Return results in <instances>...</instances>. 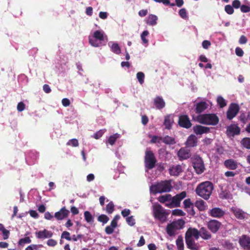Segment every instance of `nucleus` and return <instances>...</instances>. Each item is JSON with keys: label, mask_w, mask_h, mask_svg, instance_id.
Segmentation results:
<instances>
[{"label": "nucleus", "mask_w": 250, "mask_h": 250, "mask_svg": "<svg viewBox=\"0 0 250 250\" xmlns=\"http://www.w3.org/2000/svg\"><path fill=\"white\" fill-rule=\"evenodd\" d=\"M214 189L213 184L210 181H206L199 184L195 190L196 194L205 200H208Z\"/></svg>", "instance_id": "obj_1"}, {"label": "nucleus", "mask_w": 250, "mask_h": 250, "mask_svg": "<svg viewBox=\"0 0 250 250\" xmlns=\"http://www.w3.org/2000/svg\"><path fill=\"white\" fill-rule=\"evenodd\" d=\"M192 119L201 124L210 125H216L219 122L218 117L214 113L200 114L196 117L192 116Z\"/></svg>", "instance_id": "obj_2"}, {"label": "nucleus", "mask_w": 250, "mask_h": 250, "mask_svg": "<svg viewBox=\"0 0 250 250\" xmlns=\"http://www.w3.org/2000/svg\"><path fill=\"white\" fill-rule=\"evenodd\" d=\"M172 188L171 183L169 181H162L150 187V190L153 194L169 192Z\"/></svg>", "instance_id": "obj_3"}, {"label": "nucleus", "mask_w": 250, "mask_h": 250, "mask_svg": "<svg viewBox=\"0 0 250 250\" xmlns=\"http://www.w3.org/2000/svg\"><path fill=\"white\" fill-rule=\"evenodd\" d=\"M107 40V36L103 30H96L94 32L92 36H89V42L92 46L97 47L102 45V42Z\"/></svg>", "instance_id": "obj_4"}, {"label": "nucleus", "mask_w": 250, "mask_h": 250, "mask_svg": "<svg viewBox=\"0 0 250 250\" xmlns=\"http://www.w3.org/2000/svg\"><path fill=\"white\" fill-rule=\"evenodd\" d=\"M153 212L154 217L161 222L164 223L167 220L168 213L161 205L159 204L154 205L153 207Z\"/></svg>", "instance_id": "obj_5"}, {"label": "nucleus", "mask_w": 250, "mask_h": 250, "mask_svg": "<svg viewBox=\"0 0 250 250\" xmlns=\"http://www.w3.org/2000/svg\"><path fill=\"white\" fill-rule=\"evenodd\" d=\"M156 162L153 152L150 150L147 149L145 152L144 160L145 167L148 169H151L155 167Z\"/></svg>", "instance_id": "obj_6"}, {"label": "nucleus", "mask_w": 250, "mask_h": 250, "mask_svg": "<svg viewBox=\"0 0 250 250\" xmlns=\"http://www.w3.org/2000/svg\"><path fill=\"white\" fill-rule=\"evenodd\" d=\"M186 196L187 192L183 191L173 197H172L171 202L169 203H166L165 206L169 208L180 207L181 201L183 200Z\"/></svg>", "instance_id": "obj_7"}, {"label": "nucleus", "mask_w": 250, "mask_h": 250, "mask_svg": "<svg viewBox=\"0 0 250 250\" xmlns=\"http://www.w3.org/2000/svg\"><path fill=\"white\" fill-rule=\"evenodd\" d=\"M240 110L239 106L235 103L230 104L229 108L227 111V118L231 120L234 118L238 114Z\"/></svg>", "instance_id": "obj_8"}, {"label": "nucleus", "mask_w": 250, "mask_h": 250, "mask_svg": "<svg viewBox=\"0 0 250 250\" xmlns=\"http://www.w3.org/2000/svg\"><path fill=\"white\" fill-rule=\"evenodd\" d=\"M193 167L196 172L198 174L202 173L205 170V167L203 161L200 157L195 158L192 162Z\"/></svg>", "instance_id": "obj_9"}, {"label": "nucleus", "mask_w": 250, "mask_h": 250, "mask_svg": "<svg viewBox=\"0 0 250 250\" xmlns=\"http://www.w3.org/2000/svg\"><path fill=\"white\" fill-rule=\"evenodd\" d=\"M208 214L212 217L220 219L224 217L225 211L219 207H215L208 211Z\"/></svg>", "instance_id": "obj_10"}, {"label": "nucleus", "mask_w": 250, "mask_h": 250, "mask_svg": "<svg viewBox=\"0 0 250 250\" xmlns=\"http://www.w3.org/2000/svg\"><path fill=\"white\" fill-rule=\"evenodd\" d=\"M178 125L180 126L188 129L192 126L189 117L187 115H181L179 117Z\"/></svg>", "instance_id": "obj_11"}, {"label": "nucleus", "mask_w": 250, "mask_h": 250, "mask_svg": "<svg viewBox=\"0 0 250 250\" xmlns=\"http://www.w3.org/2000/svg\"><path fill=\"white\" fill-rule=\"evenodd\" d=\"M240 246L245 250H250V236L243 234L239 238Z\"/></svg>", "instance_id": "obj_12"}, {"label": "nucleus", "mask_w": 250, "mask_h": 250, "mask_svg": "<svg viewBox=\"0 0 250 250\" xmlns=\"http://www.w3.org/2000/svg\"><path fill=\"white\" fill-rule=\"evenodd\" d=\"M221 223L215 219L209 220L207 223L208 228L213 233H216L221 226Z\"/></svg>", "instance_id": "obj_13"}, {"label": "nucleus", "mask_w": 250, "mask_h": 250, "mask_svg": "<svg viewBox=\"0 0 250 250\" xmlns=\"http://www.w3.org/2000/svg\"><path fill=\"white\" fill-rule=\"evenodd\" d=\"M240 133V128L236 125L232 124L228 126L226 134L228 136H234L239 135Z\"/></svg>", "instance_id": "obj_14"}, {"label": "nucleus", "mask_w": 250, "mask_h": 250, "mask_svg": "<svg viewBox=\"0 0 250 250\" xmlns=\"http://www.w3.org/2000/svg\"><path fill=\"white\" fill-rule=\"evenodd\" d=\"M230 210L238 219L243 220L247 218V213L239 208L232 207Z\"/></svg>", "instance_id": "obj_15"}, {"label": "nucleus", "mask_w": 250, "mask_h": 250, "mask_svg": "<svg viewBox=\"0 0 250 250\" xmlns=\"http://www.w3.org/2000/svg\"><path fill=\"white\" fill-rule=\"evenodd\" d=\"M208 104L205 101L198 102L194 104V111L197 114H201L208 108Z\"/></svg>", "instance_id": "obj_16"}, {"label": "nucleus", "mask_w": 250, "mask_h": 250, "mask_svg": "<svg viewBox=\"0 0 250 250\" xmlns=\"http://www.w3.org/2000/svg\"><path fill=\"white\" fill-rule=\"evenodd\" d=\"M199 236H200V230H198L195 228L188 229L185 234V237L193 238L192 237H194L196 240L199 239Z\"/></svg>", "instance_id": "obj_17"}, {"label": "nucleus", "mask_w": 250, "mask_h": 250, "mask_svg": "<svg viewBox=\"0 0 250 250\" xmlns=\"http://www.w3.org/2000/svg\"><path fill=\"white\" fill-rule=\"evenodd\" d=\"M193 131L195 134L199 135L209 132L210 128L201 125H196L193 127Z\"/></svg>", "instance_id": "obj_18"}, {"label": "nucleus", "mask_w": 250, "mask_h": 250, "mask_svg": "<svg viewBox=\"0 0 250 250\" xmlns=\"http://www.w3.org/2000/svg\"><path fill=\"white\" fill-rule=\"evenodd\" d=\"M35 234L37 238L41 239L51 238L53 236V232L46 229L36 232Z\"/></svg>", "instance_id": "obj_19"}, {"label": "nucleus", "mask_w": 250, "mask_h": 250, "mask_svg": "<svg viewBox=\"0 0 250 250\" xmlns=\"http://www.w3.org/2000/svg\"><path fill=\"white\" fill-rule=\"evenodd\" d=\"M186 243L187 248L191 250H198L200 245L196 243L193 238L185 237Z\"/></svg>", "instance_id": "obj_20"}, {"label": "nucleus", "mask_w": 250, "mask_h": 250, "mask_svg": "<svg viewBox=\"0 0 250 250\" xmlns=\"http://www.w3.org/2000/svg\"><path fill=\"white\" fill-rule=\"evenodd\" d=\"M69 213V211L66 209L65 207L62 208L59 211L56 212L54 217L58 220H61L67 217Z\"/></svg>", "instance_id": "obj_21"}, {"label": "nucleus", "mask_w": 250, "mask_h": 250, "mask_svg": "<svg viewBox=\"0 0 250 250\" xmlns=\"http://www.w3.org/2000/svg\"><path fill=\"white\" fill-rule=\"evenodd\" d=\"M177 155L179 159L181 161L189 158L191 155L189 150L182 147L178 151Z\"/></svg>", "instance_id": "obj_22"}, {"label": "nucleus", "mask_w": 250, "mask_h": 250, "mask_svg": "<svg viewBox=\"0 0 250 250\" xmlns=\"http://www.w3.org/2000/svg\"><path fill=\"white\" fill-rule=\"evenodd\" d=\"M184 208L187 209V211L190 215H194L195 213L193 209V204L191 203L189 198L185 199L183 202Z\"/></svg>", "instance_id": "obj_23"}, {"label": "nucleus", "mask_w": 250, "mask_h": 250, "mask_svg": "<svg viewBox=\"0 0 250 250\" xmlns=\"http://www.w3.org/2000/svg\"><path fill=\"white\" fill-rule=\"evenodd\" d=\"M224 166L229 169L235 170L238 167V163L234 160L229 159L225 161Z\"/></svg>", "instance_id": "obj_24"}, {"label": "nucleus", "mask_w": 250, "mask_h": 250, "mask_svg": "<svg viewBox=\"0 0 250 250\" xmlns=\"http://www.w3.org/2000/svg\"><path fill=\"white\" fill-rule=\"evenodd\" d=\"M198 142L197 138L194 135H190L186 142L188 147H194L197 146Z\"/></svg>", "instance_id": "obj_25"}, {"label": "nucleus", "mask_w": 250, "mask_h": 250, "mask_svg": "<svg viewBox=\"0 0 250 250\" xmlns=\"http://www.w3.org/2000/svg\"><path fill=\"white\" fill-rule=\"evenodd\" d=\"M169 174L172 176H178L182 172L183 170L181 166L176 165L171 167L169 169Z\"/></svg>", "instance_id": "obj_26"}, {"label": "nucleus", "mask_w": 250, "mask_h": 250, "mask_svg": "<svg viewBox=\"0 0 250 250\" xmlns=\"http://www.w3.org/2000/svg\"><path fill=\"white\" fill-rule=\"evenodd\" d=\"M154 105L157 109H161L166 105L165 102L163 98L160 96L156 97L154 100Z\"/></svg>", "instance_id": "obj_27"}, {"label": "nucleus", "mask_w": 250, "mask_h": 250, "mask_svg": "<svg viewBox=\"0 0 250 250\" xmlns=\"http://www.w3.org/2000/svg\"><path fill=\"white\" fill-rule=\"evenodd\" d=\"M176 229H177V228L176 226V223L175 222H172L168 224L166 228L167 233L170 236L175 235V231Z\"/></svg>", "instance_id": "obj_28"}, {"label": "nucleus", "mask_w": 250, "mask_h": 250, "mask_svg": "<svg viewBox=\"0 0 250 250\" xmlns=\"http://www.w3.org/2000/svg\"><path fill=\"white\" fill-rule=\"evenodd\" d=\"M174 122L173 119L170 115H167L165 117L164 125L167 129H170Z\"/></svg>", "instance_id": "obj_29"}, {"label": "nucleus", "mask_w": 250, "mask_h": 250, "mask_svg": "<svg viewBox=\"0 0 250 250\" xmlns=\"http://www.w3.org/2000/svg\"><path fill=\"white\" fill-rule=\"evenodd\" d=\"M200 236L204 240H209L211 238V234L204 227H202L200 229Z\"/></svg>", "instance_id": "obj_30"}, {"label": "nucleus", "mask_w": 250, "mask_h": 250, "mask_svg": "<svg viewBox=\"0 0 250 250\" xmlns=\"http://www.w3.org/2000/svg\"><path fill=\"white\" fill-rule=\"evenodd\" d=\"M157 20L158 18L156 15L150 14L148 16L146 22L148 25L154 26L157 24Z\"/></svg>", "instance_id": "obj_31"}, {"label": "nucleus", "mask_w": 250, "mask_h": 250, "mask_svg": "<svg viewBox=\"0 0 250 250\" xmlns=\"http://www.w3.org/2000/svg\"><path fill=\"white\" fill-rule=\"evenodd\" d=\"M159 140H162L166 145H174L176 143L175 139L168 135L166 136L163 138L160 137Z\"/></svg>", "instance_id": "obj_32"}, {"label": "nucleus", "mask_w": 250, "mask_h": 250, "mask_svg": "<svg viewBox=\"0 0 250 250\" xmlns=\"http://www.w3.org/2000/svg\"><path fill=\"white\" fill-rule=\"evenodd\" d=\"M172 199V196L171 194H166L161 195L158 198V201L161 203H165L166 202L170 201Z\"/></svg>", "instance_id": "obj_33"}, {"label": "nucleus", "mask_w": 250, "mask_h": 250, "mask_svg": "<svg viewBox=\"0 0 250 250\" xmlns=\"http://www.w3.org/2000/svg\"><path fill=\"white\" fill-rule=\"evenodd\" d=\"M195 205L200 211H204L206 209L205 202L202 200L197 201L195 202Z\"/></svg>", "instance_id": "obj_34"}, {"label": "nucleus", "mask_w": 250, "mask_h": 250, "mask_svg": "<svg viewBox=\"0 0 250 250\" xmlns=\"http://www.w3.org/2000/svg\"><path fill=\"white\" fill-rule=\"evenodd\" d=\"M241 144L244 147L250 149V138H243L241 141Z\"/></svg>", "instance_id": "obj_35"}, {"label": "nucleus", "mask_w": 250, "mask_h": 250, "mask_svg": "<svg viewBox=\"0 0 250 250\" xmlns=\"http://www.w3.org/2000/svg\"><path fill=\"white\" fill-rule=\"evenodd\" d=\"M217 103L220 108H223L227 105L226 100L221 96L217 97Z\"/></svg>", "instance_id": "obj_36"}, {"label": "nucleus", "mask_w": 250, "mask_h": 250, "mask_svg": "<svg viewBox=\"0 0 250 250\" xmlns=\"http://www.w3.org/2000/svg\"><path fill=\"white\" fill-rule=\"evenodd\" d=\"M120 137V135L118 133L114 134L113 135L110 136L109 138L108 139V143L111 145V146H113L115 142L116 141L117 139L119 138Z\"/></svg>", "instance_id": "obj_37"}, {"label": "nucleus", "mask_w": 250, "mask_h": 250, "mask_svg": "<svg viewBox=\"0 0 250 250\" xmlns=\"http://www.w3.org/2000/svg\"><path fill=\"white\" fill-rule=\"evenodd\" d=\"M111 51L116 54H120L121 52V48L119 44L117 43H113L111 47Z\"/></svg>", "instance_id": "obj_38"}, {"label": "nucleus", "mask_w": 250, "mask_h": 250, "mask_svg": "<svg viewBox=\"0 0 250 250\" xmlns=\"http://www.w3.org/2000/svg\"><path fill=\"white\" fill-rule=\"evenodd\" d=\"M114 205L112 201H110L106 206V212L108 214H111L114 210Z\"/></svg>", "instance_id": "obj_39"}, {"label": "nucleus", "mask_w": 250, "mask_h": 250, "mask_svg": "<svg viewBox=\"0 0 250 250\" xmlns=\"http://www.w3.org/2000/svg\"><path fill=\"white\" fill-rule=\"evenodd\" d=\"M84 216L85 221L87 223H91L93 222V217L90 213V212L88 211H85L84 212Z\"/></svg>", "instance_id": "obj_40"}, {"label": "nucleus", "mask_w": 250, "mask_h": 250, "mask_svg": "<svg viewBox=\"0 0 250 250\" xmlns=\"http://www.w3.org/2000/svg\"><path fill=\"white\" fill-rule=\"evenodd\" d=\"M97 220L99 222H102L104 224H105L107 223L109 220V218L107 215L105 214H101L99 216Z\"/></svg>", "instance_id": "obj_41"}, {"label": "nucleus", "mask_w": 250, "mask_h": 250, "mask_svg": "<svg viewBox=\"0 0 250 250\" xmlns=\"http://www.w3.org/2000/svg\"><path fill=\"white\" fill-rule=\"evenodd\" d=\"M176 245L178 250H184V243L183 239L181 237H178L176 241Z\"/></svg>", "instance_id": "obj_42"}, {"label": "nucleus", "mask_w": 250, "mask_h": 250, "mask_svg": "<svg viewBox=\"0 0 250 250\" xmlns=\"http://www.w3.org/2000/svg\"><path fill=\"white\" fill-rule=\"evenodd\" d=\"M138 82L141 84H142L144 83L145 74L142 72H139L136 74Z\"/></svg>", "instance_id": "obj_43"}, {"label": "nucleus", "mask_w": 250, "mask_h": 250, "mask_svg": "<svg viewBox=\"0 0 250 250\" xmlns=\"http://www.w3.org/2000/svg\"><path fill=\"white\" fill-rule=\"evenodd\" d=\"M229 192L227 190H222L219 194V197L222 199H229Z\"/></svg>", "instance_id": "obj_44"}, {"label": "nucleus", "mask_w": 250, "mask_h": 250, "mask_svg": "<svg viewBox=\"0 0 250 250\" xmlns=\"http://www.w3.org/2000/svg\"><path fill=\"white\" fill-rule=\"evenodd\" d=\"M149 34L147 30L144 31L141 35V38L144 43L146 44L148 42V40L146 39V37Z\"/></svg>", "instance_id": "obj_45"}, {"label": "nucleus", "mask_w": 250, "mask_h": 250, "mask_svg": "<svg viewBox=\"0 0 250 250\" xmlns=\"http://www.w3.org/2000/svg\"><path fill=\"white\" fill-rule=\"evenodd\" d=\"M105 131V129H101L94 133L93 137L96 139H99L103 136Z\"/></svg>", "instance_id": "obj_46"}, {"label": "nucleus", "mask_w": 250, "mask_h": 250, "mask_svg": "<svg viewBox=\"0 0 250 250\" xmlns=\"http://www.w3.org/2000/svg\"><path fill=\"white\" fill-rule=\"evenodd\" d=\"M172 214L174 216H183L185 215L186 213L181 209H175L172 210Z\"/></svg>", "instance_id": "obj_47"}, {"label": "nucleus", "mask_w": 250, "mask_h": 250, "mask_svg": "<svg viewBox=\"0 0 250 250\" xmlns=\"http://www.w3.org/2000/svg\"><path fill=\"white\" fill-rule=\"evenodd\" d=\"M179 16L184 19H187L188 18L187 10L185 8H182L179 11Z\"/></svg>", "instance_id": "obj_48"}, {"label": "nucleus", "mask_w": 250, "mask_h": 250, "mask_svg": "<svg viewBox=\"0 0 250 250\" xmlns=\"http://www.w3.org/2000/svg\"><path fill=\"white\" fill-rule=\"evenodd\" d=\"M65 239L68 241L72 240L71 237L70 236V234L69 232L64 231H63L61 235V239Z\"/></svg>", "instance_id": "obj_49"}, {"label": "nucleus", "mask_w": 250, "mask_h": 250, "mask_svg": "<svg viewBox=\"0 0 250 250\" xmlns=\"http://www.w3.org/2000/svg\"><path fill=\"white\" fill-rule=\"evenodd\" d=\"M225 11L227 14L229 15H231L234 13L233 7L229 4L225 6Z\"/></svg>", "instance_id": "obj_50"}, {"label": "nucleus", "mask_w": 250, "mask_h": 250, "mask_svg": "<svg viewBox=\"0 0 250 250\" xmlns=\"http://www.w3.org/2000/svg\"><path fill=\"white\" fill-rule=\"evenodd\" d=\"M67 145L70 146L74 147H76L79 146V142L76 139H72L70 140L67 143Z\"/></svg>", "instance_id": "obj_51"}, {"label": "nucleus", "mask_w": 250, "mask_h": 250, "mask_svg": "<svg viewBox=\"0 0 250 250\" xmlns=\"http://www.w3.org/2000/svg\"><path fill=\"white\" fill-rule=\"evenodd\" d=\"M31 240L29 237H25L21 239L19 241V245H22L23 244H28L31 243Z\"/></svg>", "instance_id": "obj_52"}, {"label": "nucleus", "mask_w": 250, "mask_h": 250, "mask_svg": "<svg viewBox=\"0 0 250 250\" xmlns=\"http://www.w3.org/2000/svg\"><path fill=\"white\" fill-rule=\"evenodd\" d=\"M126 221L127 223L130 226H133L135 224V220L134 219L133 216L127 217L126 218Z\"/></svg>", "instance_id": "obj_53"}, {"label": "nucleus", "mask_w": 250, "mask_h": 250, "mask_svg": "<svg viewBox=\"0 0 250 250\" xmlns=\"http://www.w3.org/2000/svg\"><path fill=\"white\" fill-rule=\"evenodd\" d=\"M240 9L243 13H248L250 11V6L243 4L240 6Z\"/></svg>", "instance_id": "obj_54"}, {"label": "nucleus", "mask_w": 250, "mask_h": 250, "mask_svg": "<svg viewBox=\"0 0 250 250\" xmlns=\"http://www.w3.org/2000/svg\"><path fill=\"white\" fill-rule=\"evenodd\" d=\"M176 223V226L177 229H182L185 225V221L183 220H180L177 222H174Z\"/></svg>", "instance_id": "obj_55"}, {"label": "nucleus", "mask_w": 250, "mask_h": 250, "mask_svg": "<svg viewBox=\"0 0 250 250\" xmlns=\"http://www.w3.org/2000/svg\"><path fill=\"white\" fill-rule=\"evenodd\" d=\"M25 106V104L23 102H21L19 103L17 105V110L19 112H21L24 110Z\"/></svg>", "instance_id": "obj_56"}, {"label": "nucleus", "mask_w": 250, "mask_h": 250, "mask_svg": "<svg viewBox=\"0 0 250 250\" xmlns=\"http://www.w3.org/2000/svg\"><path fill=\"white\" fill-rule=\"evenodd\" d=\"M57 244V242L53 239H50L47 241V245L50 247H55Z\"/></svg>", "instance_id": "obj_57"}, {"label": "nucleus", "mask_w": 250, "mask_h": 250, "mask_svg": "<svg viewBox=\"0 0 250 250\" xmlns=\"http://www.w3.org/2000/svg\"><path fill=\"white\" fill-rule=\"evenodd\" d=\"M239 120L241 122L245 124L248 121V117H246V115L245 113H243L240 115Z\"/></svg>", "instance_id": "obj_58"}, {"label": "nucleus", "mask_w": 250, "mask_h": 250, "mask_svg": "<svg viewBox=\"0 0 250 250\" xmlns=\"http://www.w3.org/2000/svg\"><path fill=\"white\" fill-rule=\"evenodd\" d=\"M1 232L2 233L3 239L4 240L7 239L9 237L10 231L9 230H7L6 229H4Z\"/></svg>", "instance_id": "obj_59"}, {"label": "nucleus", "mask_w": 250, "mask_h": 250, "mask_svg": "<svg viewBox=\"0 0 250 250\" xmlns=\"http://www.w3.org/2000/svg\"><path fill=\"white\" fill-rule=\"evenodd\" d=\"M114 228L110 226H107L105 228V232L107 234H111L114 231Z\"/></svg>", "instance_id": "obj_60"}, {"label": "nucleus", "mask_w": 250, "mask_h": 250, "mask_svg": "<svg viewBox=\"0 0 250 250\" xmlns=\"http://www.w3.org/2000/svg\"><path fill=\"white\" fill-rule=\"evenodd\" d=\"M232 6L235 8H238L241 6V2L239 0H234L232 3Z\"/></svg>", "instance_id": "obj_61"}, {"label": "nucleus", "mask_w": 250, "mask_h": 250, "mask_svg": "<svg viewBox=\"0 0 250 250\" xmlns=\"http://www.w3.org/2000/svg\"><path fill=\"white\" fill-rule=\"evenodd\" d=\"M130 210L129 209H124L121 211V214L124 217H127L130 214Z\"/></svg>", "instance_id": "obj_62"}, {"label": "nucleus", "mask_w": 250, "mask_h": 250, "mask_svg": "<svg viewBox=\"0 0 250 250\" xmlns=\"http://www.w3.org/2000/svg\"><path fill=\"white\" fill-rule=\"evenodd\" d=\"M211 43L209 41L205 40L202 42V46L204 49H208Z\"/></svg>", "instance_id": "obj_63"}, {"label": "nucleus", "mask_w": 250, "mask_h": 250, "mask_svg": "<svg viewBox=\"0 0 250 250\" xmlns=\"http://www.w3.org/2000/svg\"><path fill=\"white\" fill-rule=\"evenodd\" d=\"M235 53L237 56L242 57L244 54V52L241 48L238 47L235 49Z\"/></svg>", "instance_id": "obj_64"}]
</instances>
